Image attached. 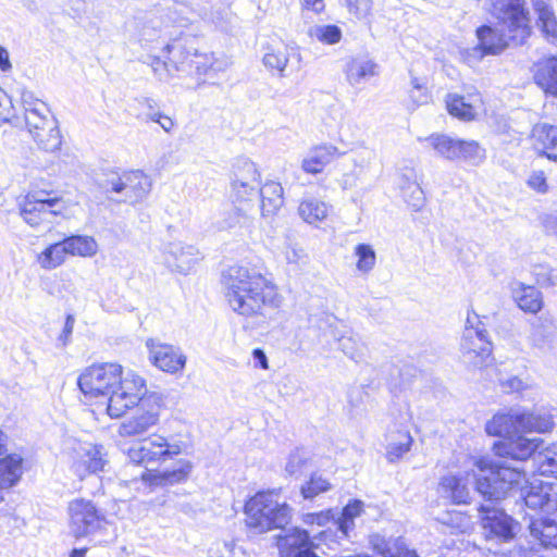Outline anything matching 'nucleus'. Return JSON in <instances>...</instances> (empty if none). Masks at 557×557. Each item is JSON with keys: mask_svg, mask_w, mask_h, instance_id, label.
<instances>
[{"mask_svg": "<svg viewBox=\"0 0 557 557\" xmlns=\"http://www.w3.org/2000/svg\"><path fill=\"white\" fill-rule=\"evenodd\" d=\"M260 184H231V199L233 203L249 207V203L256 200L259 196Z\"/></svg>", "mask_w": 557, "mask_h": 557, "instance_id": "obj_42", "label": "nucleus"}, {"mask_svg": "<svg viewBox=\"0 0 557 557\" xmlns=\"http://www.w3.org/2000/svg\"><path fill=\"white\" fill-rule=\"evenodd\" d=\"M149 360L163 372L175 374L181 372L187 361V357L180 347L148 339Z\"/></svg>", "mask_w": 557, "mask_h": 557, "instance_id": "obj_19", "label": "nucleus"}, {"mask_svg": "<svg viewBox=\"0 0 557 557\" xmlns=\"http://www.w3.org/2000/svg\"><path fill=\"white\" fill-rule=\"evenodd\" d=\"M221 282L227 302L240 315L267 317L281 305L274 284L253 268L232 265L223 271Z\"/></svg>", "mask_w": 557, "mask_h": 557, "instance_id": "obj_3", "label": "nucleus"}, {"mask_svg": "<svg viewBox=\"0 0 557 557\" xmlns=\"http://www.w3.org/2000/svg\"><path fill=\"white\" fill-rule=\"evenodd\" d=\"M64 209V201L61 198L33 193L28 194L21 205V215L33 227L42 224L49 227Z\"/></svg>", "mask_w": 557, "mask_h": 557, "instance_id": "obj_15", "label": "nucleus"}, {"mask_svg": "<svg viewBox=\"0 0 557 557\" xmlns=\"http://www.w3.org/2000/svg\"><path fill=\"white\" fill-rule=\"evenodd\" d=\"M448 112L462 120H471L474 116L473 107L465 101L462 96L449 94L446 99Z\"/></svg>", "mask_w": 557, "mask_h": 557, "instance_id": "obj_45", "label": "nucleus"}, {"mask_svg": "<svg viewBox=\"0 0 557 557\" xmlns=\"http://www.w3.org/2000/svg\"><path fill=\"white\" fill-rule=\"evenodd\" d=\"M258 196L261 200L260 209L263 216L276 213L284 203L283 187L277 182H268L260 186Z\"/></svg>", "mask_w": 557, "mask_h": 557, "instance_id": "obj_30", "label": "nucleus"}, {"mask_svg": "<svg viewBox=\"0 0 557 557\" xmlns=\"http://www.w3.org/2000/svg\"><path fill=\"white\" fill-rule=\"evenodd\" d=\"M355 256L358 258L356 268L361 273H369L373 270L376 262V253L369 244H358L355 247Z\"/></svg>", "mask_w": 557, "mask_h": 557, "instance_id": "obj_46", "label": "nucleus"}, {"mask_svg": "<svg viewBox=\"0 0 557 557\" xmlns=\"http://www.w3.org/2000/svg\"><path fill=\"white\" fill-rule=\"evenodd\" d=\"M30 136L40 149L49 152L58 150L62 144L58 120L54 126H42V129L33 131Z\"/></svg>", "mask_w": 557, "mask_h": 557, "instance_id": "obj_35", "label": "nucleus"}, {"mask_svg": "<svg viewBox=\"0 0 557 557\" xmlns=\"http://www.w3.org/2000/svg\"><path fill=\"white\" fill-rule=\"evenodd\" d=\"M330 488V483L321 476H311L306 485L301 486V494L305 498L311 499L319 493L326 492Z\"/></svg>", "mask_w": 557, "mask_h": 557, "instance_id": "obj_53", "label": "nucleus"}, {"mask_svg": "<svg viewBox=\"0 0 557 557\" xmlns=\"http://www.w3.org/2000/svg\"><path fill=\"white\" fill-rule=\"evenodd\" d=\"M307 530L298 527L292 528L284 535L276 536V545L280 550V557H319L314 553L318 545Z\"/></svg>", "mask_w": 557, "mask_h": 557, "instance_id": "obj_18", "label": "nucleus"}, {"mask_svg": "<svg viewBox=\"0 0 557 557\" xmlns=\"http://www.w3.org/2000/svg\"><path fill=\"white\" fill-rule=\"evenodd\" d=\"M164 253L168 265L182 274H187L199 259V251L195 246L182 243H169Z\"/></svg>", "mask_w": 557, "mask_h": 557, "instance_id": "obj_21", "label": "nucleus"}, {"mask_svg": "<svg viewBox=\"0 0 557 557\" xmlns=\"http://www.w3.org/2000/svg\"><path fill=\"white\" fill-rule=\"evenodd\" d=\"M308 35L323 45H335L341 41L343 32L335 24H315L309 27Z\"/></svg>", "mask_w": 557, "mask_h": 557, "instance_id": "obj_39", "label": "nucleus"}, {"mask_svg": "<svg viewBox=\"0 0 557 557\" xmlns=\"http://www.w3.org/2000/svg\"><path fill=\"white\" fill-rule=\"evenodd\" d=\"M342 153L337 147L324 144L312 148L301 162V169L309 174H319Z\"/></svg>", "mask_w": 557, "mask_h": 557, "instance_id": "obj_26", "label": "nucleus"}, {"mask_svg": "<svg viewBox=\"0 0 557 557\" xmlns=\"http://www.w3.org/2000/svg\"><path fill=\"white\" fill-rule=\"evenodd\" d=\"M151 180L140 170L119 173L108 172L100 181V187L107 193L121 195L120 201L136 205L141 202L151 190Z\"/></svg>", "mask_w": 557, "mask_h": 557, "instance_id": "obj_8", "label": "nucleus"}, {"mask_svg": "<svg viewBox=\"0 0 557 557\" xmlns=\"http://www.w3.org/2000/svg\"><path fill=\"white\" fill-rule=\"evenodd\" d=\"M517 418L519 432L546 433L552 431L555 425L553 413L544 409L517 410Z\"/></svg>", "mask_w": 557, "mask_h": 557, "instance_id": "obj_25", "label": "nucleus"}, {"mask_svg": "<svg viewBox=\"0 0 557 557\" xmlns=\"http://www.w3.org/2000/svg\"><path fill=\"white\" fill-rule=\"evenodd\" d=\"M411 84L413 88L411 98L413 99V101L418 104L426 103L429 100V96L422 90V86L420 85L418 78L413 77L411 79Z\"/></svg>", "mask_w": 557, "mask_h": 557, "instance_id": "obj_62", "label": "nucleus"}, {"mask_svg": "<svg viewBox=\"0 0 557 557\" xmlns=\"http://www.w3.org/2000/svg\"><path fill=\"white\" fill-rule=\"evenodd\" d=\"M532 272L541 287L557 292V269L548 264H535Z\"/></svg>", "mask_w": 557, "mask_h": 557, "instance_id": "obj_47", "label": "nucleus"}, {"mask_svg": "<svg viewBox=\"0 0 557 557\" xmlns=\"http://www.w3.org/2000/svg\"><path fill=\"white\" fill-rule=\"evenodd\" d=\"M246 524L256 533L284 529L292 519V508L280 502L273 491L258 492L245 504Z\"/></svg>", "mask_w": 557, "mask_h": 557, "instance_id": "obj_7", "label": "nucleus"}, {"mask_svg": "<svg viewBox=\"0 0 557 557\" xmlns=\"http://www.w3.org/2000/svg\"><path fill=\"white\" fill-rule=\"evenodd\" d=\"M530 536L544 548L557 549V513L529 521Z\"/></svg>", "mask_w": 557, "mask_h": 557, "instance_id": "obj_24", "label": "nucleus"}, {"mask_svg": "<svg viewBox=\"0 0 557 557\" xmlns=\"http://www.w3.org/2000/svg\"><path fill=\"white\" fill-rule=\"evenodd\" d=\"M534 79L545 94L557 97V57L539 64Z\"/></svg>", "mask_w": 557, "mask_h": 557, "instance_id": "obj_32", "label": "nucleus"}, {"mask_svg": "<svg viewBox=\"0 0 557 557\" xmlns=\"http://www.w3.org/2000/svg\"><path fill=\"white\" fill-rule=\"evenodd\" d=\"M305 462L306 460L300 455L299 450H296L295 453L290 454L285 470L289 475H297L300 472L301 467L305 465Z\"/></svg>", "mask_w": 557, "mask_h": 557, "instance_id": "obj_59", "label": "nucleus"}, {"mask_svg": "<svg viewBox=\"0 0 557 557\" xmlns=\"http://www.w3.org/2000/svg\"><path fill=\"white\" fill-rule=\"evenodd\" d=\"M21 101L24 112L33 111V109H41L47 111V103L35 97L34 92L27 89H22Z\"/></svg>", "mask_w": 557, "mask_h": 557, "instance_id": "obj_55", "label": "nucleus"}, {"mask_svg": "<svg viewBox=\"0 0 557 557\" xmlns=\"http://www.w3.org/2000/svg\"><path fill=\"white\" fill-rule=\"evenodd\" d=\"M519 513L523 519H536L537 515L557 513V482L556 481H533L520 488Z\"/></svg>", "mask_w": 557, "mask_h": 557, "instance_id": "obj_9", "label": "nucleus"}, {"mask_svg": "<svg viewBox=\"0 0 557 557\" xmlns=\"http://www.w3.org/2000/svg\"><path fill=\"white\" fill-rule=\"evenodd\" d=\"M164 52L166 53V61L161 60L160 57H149L151 69L154 75L161 82L169 81V78L173 75V72H176L165 49Z\"/></svg>", "mask_w": 557, "mask_h": 557, "instance_id": "obj_51", "label": "nucleus"}, {"mask_svg": "<svg viewBox=\"0 0 557 557\" xmlns=\"http://www.w3.org/2000/svg\"><path fill=\"white\" fill-rule=\"evenodd\" d=\"M260 184V173L250 160H240L234 166L231 184Z\"/></svg>", "mask_w": 557, "mask_h": 557, "instance_id": "obj_41", "label": "nucleus"}, {"mask_svg": "<svg viewBox=\"0 0 557 557\" xmlns=\"http://www.w3.org/2000/svg\"><path fill=\"white\" fill-rule=\"evenodd\" d=\"M377 64L366 58H351L345 64L344 72L348 83L357 86L377 74Z\"/></svg>", "mask_w": 557, "mask_h": 557, "instance_id": "obj_28", "label": "nucleus"}, {"mask_svg": "<svg viewBox=\"0 0 557 557\" xmlns=\"http://www.w3.org/2000/svg\"><path fill=\"white\" fill-rule=\"evenodd\" d=\"M512 293L513 298L521 310L536 313L542 309V295L541 292H539L535 287L519 284Z\"/></svg>", "mask_w": 557, "mask_h": 557, "instance_id": "obj_33", "label": "nucleus"}, {"mask_svg": "<svg viewBox=\"0 0 557 557\" xmlns=\"http://www.w3.org/2000/svg\"><path fill=\"white\" fill-rule=\"evenodd\" d=\"M528 341L532 347L540 350L552 349L554 344L557 343V324L555 320L547 314L533 319Z\"/></svg>", "mask_w": 557, "mask_h": 557, "instance_id": "obj_20", "label": "nucleus"}, {"mask_svg": "<svg viewBox=\"0 0 557 557\" xmlns=\"http://www.w3.org/2000/svg\"><path fill=\"white\" fill-rule=\"evenodd\" d=\"M493 345L481 321L473 325L470 317L460 341V360L468 369H483L492 361Z\"/></svg>", "mask_w": 557, "mask_h": 557, "instance_id": "obj_10", "label": "nucleus"}, {"mask_svg": "<svg viewBox=\"0 0 557 557\" xmlns=\"http://www.w3.org/2000/svg\"><path fill=\"white\" fill-rule=\"evenodd\" d=\"M145 382L133 371L123 373L117 363L92 364L77 380L85 395L108 398L107 411L111 418H120L134 407L145 392Z\"/></svg>", "mask_w": 557, "mask_h": 557, "instance_id": "obj_2", "label": "nucleus"}, {"mask_svg": "<svg viewBox=\"0 0 557 557\" xmlns=\"http://www.w3.org/2000/svg\"><path fill=\"white\" fill-rule=\"evenodd\" d=\"M191 41L189 38H176L165 46L173 67L176 72L211 77V73L219 70L214 65L213 54L198 53L197 49L189 45Z\"/></svg>", "mask_w": 557, "mask_h": 557, "instance_id": "obj_11", "label": "nucleus"}, {"mask_svg": "<svg viewBox=\"0 0 557 557\" xmlns=\"http://www.w3.org/2000/svg\"><path fill=\"white\" fill-rule=\"evenodd\" d=\"M498 382L502 391L507 394L521 392L527 387V384L516 375L500 376Z\"/></svg>", "mask_w": 557, "mask_h": 557, "instance_id": "obj_56", "label": "nucleus"}, {"mask_svg": "<svg viewBox=\"0 0 557 557\" xmlns=\"http://www.w3.org/2000/svg\"><path fill=\"white\" fill-rule=\"evenodd\" d=\"M338 348L355 361H358L363 356V344L354 336H342L338 338Z\"/></svg>", "mask_w": 557, "mask_h": 557, "instance_id": "obj_50", "label": "nucleus"}, {"mask_svg": "<svg viewBox=\"0 0 557 557\" xmlns=\"http://www.w3.org/2000/svg\"><path fill=\"white\" fill-rule=\"evenodd\" d=\"M332 519L331 510L306 513L302 518L305 524H318L320 527L325 525Z\"/></svg>", "mask_w": 557, "mask_h": 557, "instance_id": "obj_58", "label": "nucleus"}, {"mask_svg": "<svg viewBox=\"0 0 557 557\" xmlns=\"http://www.w3.org/2000/svg\"><path fill=\"white\" fill-rule=\"evenodd\" d=\"M337 529L347 536L349 531L354 529L355 522L354 519H348V517L344 516L343 513L338 518L337 522Z\"/></svg>", "mask_w": 557, "mask_h": 557, "instance_id": "obj_64", "label": "nucleus"}, {"mask_svg": "<svg viewBox=\"0 0 557 557\" xmlns=\"http://www.w3.org/2000/svg\"><path fill=\"white\" fill-rule=\"evenodd\" d=\"M534 10L537 13V25L544 36L552 40L557 41V20L552 9L542 0L534 2Z\"/></svg>", "mask_w": 557, "mask_h": 557, "instance_id": "obj_34", "label": "nucleus"}, {"mask_svg": "<svg viewBox=\"0 0 557 557\" xmlns=\"http://www.w3.org/2000/svg\"><path fill=\"white\" fill-rule=\"evenodd\" d=\"M299 216L308 224L315 225L329 215V205L315 197H305L298 206Z\"/></svg>", "mask_w": 557, "mask_h": 557, "instance_id": "obj_31", "label": "nucleus"}, {"mask_svg": "<svg viewBox=\"0 0 557 557\" xmlns=\"http://www.w3.org/2000/svg\"><path fill=\"white\" fill-rule=\"evenodd\" d=\"M412 442V436L407 430H399L396 434H391L386 447L387 459L391 462L399 460L410 450Z\"/></svg>", "mask_w": 557, "mask_h": 557, "instance_id": "obj_36", "label": "nucleus"}, {"mask_svg": "<svg viewBox=\"0 0 557 557\" xmlns=\"http://www.w3.org/2000/svg\"><path fill=\"white\" fill-rule=\"evenodd\" d=\"M162 398L157 393L145 392L139 395V400L134 406H138L136 414L123 421L119 426L121 436H139L154 426L159 421Z\"/></svg>", "mask_w": 557, "mask_h": 557, "instance_id": "obj_14", "label": "nucleus"}, {"mask_svg": "<svg viewBox=\"0 0 557 557\" xmlns=\"http://www.w3.org/2000/svg\"><path fill=\"white\" fill-rule=\"evenodd\" d=\"M479 512L481 524L485 531L487 540L509 542L516 536L519 524L503 509L481 505L479 507Z\"/></svg>", "mask_w": 557, "mask_h": 557, "instance_id": "obj_17", "label": "nucleus"}, {"mask_svg": "<svg viewBox=\"0 0 557 557\" xmlns=\"http://www.w3.org/2000/svg\"><path fill=\"white\" fill-rule=\"evenodd\" d=\"M527 185L539 194H546L549 190L547 177L542 170L532 171L527 180Z\"/></svg>", "mask_w": 557, "mask_h": 557, "instance_id": "obj_54", "label": "nucleus"}, {"mask_svg": "<svg viewBox=\"0 0 557 557\" xmlns=\"http://www.w3.org/2000/svg\"><path fill=\"white\" fill-rule=\"evenodd\" d=\"M485 431L488 435L502 437L493 447L496 456L516 461H527L531 458L537 465L533 472L536 471L542 475L554 471L553 468L557 463L555 458L537 453L542 441L517 434L519 432L517 410L496 413L485 424Z\"/></svg>", "mask_w": 557, "mask_h": 557, "instance_id": "obj_5", "label": "nucleus"}, {"mask_svg": "<svg viewBox=\"0 0 557 557\" xmlns=\"http://www.w3.org/2000/svg\"><path fill=\"white\" fill-rule=\"evenodd\" d=\"M0 122L14 125L20 123V117L14 113L12 100L2 88H0Z\"/></svg>", "mask_w": 557, "mask_h": 557, "instance_id": "obj_52", "label": "nucleus"}, {"mask_svg": "<svg viewBox=\"0 0 557 557\" xmlns=\"http://www.w3.org/2000/svg\"><path fill=\"white\" fill-rule=\"evenodd\" d=\"M70 531L76 537H85L97 532L104 516L91 500L76 498L69 504Z\"/></svg>", "mask_w": 557, "mask_h": 557, "instance_id": "obj_16", "label": "nucleus"}, {"mask_svg": "<svg viewBox=\"0 0 557 557\" xmlns=\"http://www.w3.org/2000/svg\"><path fill=\"white\" fill-rule=\"evenodd\" d=\"M75 319L72 314H67L65 319V323L60 334L58 341L62 344V346H66L70 342L71 335L73 333Z\"/></svg>", "mask_w": 557, "mask_h": 557, "instance_id": "obj_61", "label": "nucleus"}, {"mask_svg": "<svg viewBox=\"0 0 557 557\" xmlns=\"http://www.w3.org/2000/svg\"><path fill=\"white\" fill-rule=\"evenodd\" d=\"M403 197L413 211H420L425 203L423 189L419 184H409L408 187L401 185Z\"/></svg>", "mask_w": 557, "mask_h": 557, "instance_id": "obj_49", "label": "nucleus"}, {"mask_svg": "<svg viewBox=\"0 0 557 557\" xmlns=\"http://www.w3.org/2000/svg\"><path fill=\"white\" fill-rule=\"evenodd\" d=\"M363 511V503L359 499L350 500L344 508L342 513L348 519H355L359 517Z\"/></svg>", "mask_w": 557, "mask_h": 557, "instance_id": "obj_60", "label": "nucleus"}, {"mask_svg": "<svg viewBox=\"0 0 557 557\" xmlns=\"http://www.w3.org/2000/svg\"><path fill=\"white\" fill-rule=\"evenodd\" d=\"M23 458L17 454H10L0 459V492L14 486L22 475ZM3 497L0 495V503Z\"/></svg>", "mask_w": 557, "mask_h": 557, "instance_id": "obj_29", "label": "nucleus"}, {"mask_svg": "<svg viewBox=\"0 0 557 557\" xmlns=\"http://www.w3.org/2000/svg\"><path fill=\"white\" fill-rule=\"evenodd\" d=\"M248 222L247 208L238 203H233L224 211L223 218L218 222V228L221 231L242 227Z\"/></svg>", "mask_w": 557, "mask_h": 557, "instance_id": "obj_40", "label": "nucleus"}, {"mask_svg": "<svg viewBox=\"0 0 557 557\" xmlns=\"http://www.w3.org/2000/svg\"><path fill=\"white\" fill-rule=\"evenodd\" d=\"M475 466L478 470L472 473L474 486L486 500H502L527 483L524 470L507 465V461L486 463L480 459Z\"/></svg>", "mask_w": 557, "mask_h": 557, "instance_id": "obj_6", "label": "nucleus"}, {"mask_svg": "<svg viewBox=\"0 0 557 557\" xmlns=\"http://www.w3.org/2000/svg\"><path fill=\"white\" fill-rule=\"evenodd\" d=\"M490 12L498 20L499 27L482 25L476 29L478 45L461 52L469 66L486 55L499 54L510 45H523L531 34L524 0H491Z\"/></svg>", "mask_w": 557, "mask_h": 557, "instance_id": "obj_1", "label": "nucleus"}, {"mask_svg": "<svg viewBox=\"0 0 557 557\" xmlns=\"http://www.w3.org/2000/svg\"><path fill=\"white\" fill-rule=\"evenodd\" d=\"M57 119L52 115L49 107L47 111L41 109H33V111L24 112V122L29 134L33 131L42 129V126H54Z\"/></svg>", "mask_w": 557, "mask_h": 557, "instance_id": "obj_43", "label": "nucleus"}, {"mask_svg": "<svg viewBox=\"0 0 557 557\" xmlns=\"http://www.w3.org/2000/svg\"><path fill=\"white\" fill-rule=\"evenodd\" d=\"M349 11L358 18L366 17L372 8V0H347Z\"/></svg>", "mask_w": 557, "mask_h": 557, "instance_id": "obj_57", "label": "nucleus"}, {"mask_svg": "<svg viewBox=\"0 0 557 557\" xmlns=\"http://www.w3.org/2000/svg\"><path fill=\"white\" fill-rule=\"evenodd\" d=\"M369 543L380 557H419L417 550L409 548L403 536L385 537L375 533L370 535Z\"/></svg>", "mask_w": 557, "mask_h": 557, "instance_id": "obj_23", "label": "nucleus"}, {"mask_svg": "<svg viewBox=\"0 0 557 557\" xmlns=\"http://www.w3.org/2000/svg\"><path fill=\"white\" fill-rule=\"evenodd\" d=\"M67 255L91 257L97 252V243L92 237L72 235L63 239Z\"/></svg>", "mask_w": 557, "mask_h": 557, "instance_id": "obj_38", "label": "nucleus"}, {"mask_svg": "<svg viewBox=\"0 0 557 557\" xmlns=\"http://www.w3.org/2000/svg\"><path fill=\"white\" fill-rule=\"evenodd\" d=\"M533 148L541 157L557 163V126L548 123L535 124L531 132Z\"/></svg>", "mask_w": 557, "mask_h": 557, "instance_id": "obj_22", "label": "nucleus"}, {"mask_svg": "<svg viewBox=\"0 0 557 557\" xmlns=\"http://www.w3.org/2000/svg\"><path fill=\"white\" fill-rule=\"evenodd\" d=\"M398 184L400 188L401 185L408 187L409 184H418L416 171L413 169H405L404 172L399 175Z\"/></svg>", "mask_w": 557, "mask_h": 557, "instance_id": "obj_63", "label": "nucleus"}, {"mask_svg": "<svg viewBox=\"0 0 557 557\" xmlns=\"http://www.w3.org/2000/svg\"><path fill=\"white\" fill-rule=\"evenodd\" d=\"M128 460L138 466L145 467L147 472L141 474L144 480H150L154 485H173L182 483L189 476L193 465L190 461L181 459L172 470H165L152 474L157 467L161 463L173 459L182 453L178 443H170L159 434H152L141 441L131 444L124 448Z\"/></svg>", "mask_w": 557, "mask_h": 557, "instance_id": "obj_4", "label": "nucleus"}, {"mask_svg": "<svg viewBox=\"0 0 557 557\" xmlns=\"http://www.w3.org/2000/svg\"><path fill=\"white\" fill-rule=\"evenodd\" d=\"M424 140L447 160H463L476 165L485 159V149L475 140L457 139L444 134H432Z\"/></svg>", "mask_w": 557, "mask_h": 557, "instance_id": "obj_13", "label": "nucleus"}, {"mask_svg": "<svg viewBox=\"0 0 557 557\" xmlns=\"http://www.w3.org/2000/svg\"><path fill=\"white\" fill-rule=\"evenodd\" d=\"M66 453L71 469L81 480L89 474L104 471L108 465L107 450L102 445L81 441H69Z\"/></svg>", "mask_w": 557, "mask_h": 557, "instance_id": "obj_12", "label": "nucleus"}, {"mask_svg": "<svg viewBox=\"0 0 557 557\" xmlns=\"http://www.w3.org/2000/svg\"><path fill=\"white\" fill-rule=\"evenodd\" d=\"M66 248L63 240L49 245L37 256V262L42 269L52 270L60 267L66 257Z\"/></svg>", "mask_w": 557, "mask_h": 557, "instance_id": "obj_37", "label": "nucleus"}, {"mask_svg": "<svg viewBox=\"0 0 557 557\" xmlns=\"http://www.w3.org/2000/svg\"><path fill=\"white\" fill-rule=\"evenodd\" d=\"M288 61L289 53L286 47L283 49L271 50L267 52L262 59L263 65L271 71H277L281 77L285 76L284 72Z\"/></svg>", "mask_w": 557, "mask_h": 557, "instance_id": "obj_44", "label": "nucleus"}, {"mask_svg": "<svg viewBox=\"0 0 557 557\" xmlns=\"http://www.w3.org/2000/svg\"><path fill=\"white\" fill-rule=\"evenodd\" d=\"M470 474L445 475L441 479L440 486L444 494L451 499L454 504H468L470 500V490L468 486Z\"/></svg>", "mask_w": 557, "mask_h": 557, "instance_id": "obj_27", "label": "nucleus"}, {"mask_svg": "<svg viewBox=\"0 0 557 557\" xmlns=\"http://www.w3.org/2000/svg\"><path fill=\"white\" fill-rule=\"evenodd\" d=\"M134 103L138 109L137 117L146 120H157L161 116L159 104L156 99L146 96H139L134 99Z\"/></svg>", "mask_w": 557, "mask_h": 557, "instance_id": "obj_48", "label": "nucleus"}]
</instances>
